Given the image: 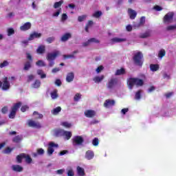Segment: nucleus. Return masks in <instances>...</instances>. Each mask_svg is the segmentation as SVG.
<instances>
[{
	"mask_svg": "<svg viewBox=\"0 0 176 176\" xmlns=\"http://www.w3.org/2000/svg\"><path fill=\"white\" fill-rule=\"evenodd\" d=\"M42 36V34L38 33L36 32H34L32 34H31L28 38V41H34L35 38H41Z\"/></svg>",
	"mask_w": 176,
	"mask_h": 176,
	"instance_id": "nucleus-14",
	"label": "nucleus"
},
{
	"mask_svg": "<svg viewBox=\"0 0 176 176\" xmlns=\"http://www.w3.org/2000/svg\"><path fill=\"white\" fill-rule=\"evenodd\" d=\"M133 60L135 65L141 67L142 64H144V54H142V52H138L136 54H135L133 57Z\"/></svg>",
	"mask_w": 176,
	"mask_h": 176,
	"instance_id": "nucleus-2",
	"label": "nucleus"
},
{
	"mask_svg": "<svg viewBox=\"0 0 176 176\" xmlns=\"http://www.w3.org/2000/svg\"><path fill=\"white\" fill-rule=\"evenodd\" d=\"M173 94H174L173 92H169V93L165 94V97L166 98H170L173 96Z\"/></svg>",
	"mask_w": 176,
	"mask_h": 176,
	"instance_id": "nucleus-64",
	"label": "nucleus"
},
{
	"mask_svg": "<svg viewBox=\"0 0 176 176\" xmlns=\"http://www.w3.org/2000/svg\"><path fill=\"white\" fill-rule=\"evenodd\" d=\"M116 85H118V79L111 78L107 84V89H113Z\"/></svg>",
	"mask_w": 176,
	"mask_h": 176,
	"instance_id": "nucleus-10",
	"label": "nucleus"
},
{
	"mask_svg": "<svg viewBox=\"0 0 176 176\" xmlns=\"http://www.w3.org/2000/svg\"><path fill=\"white\" fill-rule=\"evenodd\" d=\"M33 115H37V117L36 118L37 119H43V115L38 113V111H34Z\"/></svg>",
	"mask_w": 176,
	"mask_h": 176,
	"instance_id": "nucleus-47",
	"label": "nucleus"
},
{
	"mask_svg": "<svg viewBox=\"0 0 176 176\" xmlns=\"http://www.w3.org/2000/svg\"><path fill=\"white\" fill-rule=\"evenodd\" d=\"M77 173L80 176H85V169L80 166L77 167Z\"/></svg>",
	"mask_w": 176,
	"mask_h": 176,
	"instance_id": "nucleus-32",
	"label": "nucleus"
},
{
	"mask_svg": "<svg viewBox=\"0 0 176 176\" xmlns=\"http://www.w3.org/2000/svg\"><path fill=\"white\" fill-rule=\"evenodd\" d=\"M176 30V25H169L166 28L167 31H173Z\"/></svg>",
	"mask_w": 176,
	"mask_h": 176,
	"instance_id": "nucleus-51",
	"label": "nucleus"
},
{
	"mask_svg": "<svg viewBox=\"0 0 176 176\" xmlns=\"http://www.w3.org/2000/svg\"><path fill=\"white\" fill-rule=\"evenodd\" d=\"M31 28V23L27 22L23 25L20 27L21 31H28Z\"/></svg>",
	"mask_w": 176,
	"mask_h": 176,
	"instance_id": "nucleus-19",
	"label": "nucleus"
},
{
	"mask_svg": "<svg viewBox=\"0 0 176 176\" xmlns=\"http://www.w3.org/2000/svg\"><path fill=\"white\" fill-rule=\"evenodd\" d=\"M166 56V50L164 49H162L160 50L158 53V57L159 58H163Z\"/></svg>",
	"mask_w": 176,
	"mask_h": 176,
	"instance_id": "nucleus-35",
	"label": "nucleus"
},
{
	"mask_svg": "<svg viewBox=\"0 0 176 176\" xmlns=\"http://www.w3.org/2000/svg\"><path fill=\"white\" fill-rule=\"evenodd\" d=\"M80 98H82V95L80 94H79V93H77L74 96V101L78 102V101L80 100Z\"/></svg>",
	"mask_w": 176,
	"mask_h": 176,
	"instance_id": "nucleus-42",
	"label": "nucleus"
},
{
	"mask_svg": "<svg viewBox=\"0 0 176 176\" xmlns=\"http://www.w3.org/2000/svg\"><path fill=\"white\" fill-rule=\"evenodd\" d=\"M50 94L52 100H56V98H58V94L57 89H54L53 91L51 92Z\"/></svg>",
	"mask_w": 176,
	"mask_h": 176,
	"instance_id": "nucleus-29",
	"label": "nucleus"
},
{
	"mask_svg": "<svg viewBox=\"0 0 176 176\" xmlns=\"http://www.w3.org/2000/svg\"><path fill=\"white\" fill-rule=\"evenodd\" d=\"M115 105V101L113 100L107 99L104 102V108H109V107H113Z\"/></svg>",
	"mask_w": 176,
	"mask_h": 176,
	"instance_id": "nucleus-16",
	"label": "nucleus"
},
{
	"mask_svg": "<svg viewBox=\"0 0 176 176\" xmlns=\"http://www.w3.org/2000/svg\"><path fill=\"white\" fill-rule=\"evenodd\" d=\"M174 19V12H169L164 17V23H171Z\"/></svg>",
	"mask_w": 176,
	"mask_h": 176,
	"instance_id": "nucleus-8",
	"label": "nucleus"
},
{
	"mask_svg": "<svg viewBox=\"0 0 176 176\" xmlns=\"http://www.w3.org/2000/svg\"><path fill=\"white\" fill-rule=\"evenodd\" d=\"M127 85L129 88L131 90L134 85L135 86H143L144 80L142 79L137 78H129L127 79Z\"/></svg>",
	"mask_w": 176,
	"mask_h": 176,
	"instance_id": "nucleus-1",
	"label": "nucleus"
},
{
	"mask_svg": "<svg viewBox=\"0 0 176 176\" xmlns=\"http://www.w3.org/2000/svg\"><path fill=\"white\" fill-rule=\"evenodd\" d=\"M98 144H100V140H98V138H95L92 140V144L94 146H98Z\"/></svg>",
	"mask_w": 176,
	"mask_h": 176,
	"instance_id": "nucleus-40",
	"label": "nucleus"
},
{
	"mask_svg": "<svg viewBox=\"0 0 176 176\" xmlns=\"http://www.w3.org/2000/svg\"><path fill=\"white\" fill-rule=\"evenodd\" d=\"M63 134L65 137L66 140H70L72 137V133L68 131H63Z\"/></svg>",
	"mask_w": 176,
	"mask_h": 176,
	"instance_id": "nucleus-26",
	"label": "nucleus"
},
{
	"mask_svg": "<svg viewBox=\"0 0 176 176\" xmlns=\"http://www.w3.org/2000/svg\"><path fill=\"white\" fill-rule=\"evenodd\" d=\"M61 80L60 79H56V81H55V85L56 86H61Z\"/></svg>",
	"mask_w": 176,
	"mask_h": 176,
	"instance_id": "nucleus-63",
	"label": "nucleus"
},
{
	"mask_svg": "<svg viewBox=\"0 0 176 176\" xmlns=\"http://www.w3.org/2000/svg\"><path fill=\"white\" fill-rule=\"evenodd\" d=\"M89 43H100V41H98L96 38H91L90 39H89Z\"/></svg>",
	"mask_w": 176,
	"mask_h": 176,
	"instance_id": "nucleus-43",
	"label": "nucleus"
},
{
	"mask_svg": "<svg viewBox=\"0 0 176 176\" xmlns=\"http://www.w3.org/2000/svg\"><path fill=\"white\" fill-rule=\"evenodd\" d=\"M102 69H104V66H103V65H100V66L96 69V72H97V74H100V72H101V71H102Z\"/></svg>",
	"mask_w": 176,
	"mask_h": 176,
	"instance_id": "nucleus-58",
	"label": "nucleus"
},
{
	"mask_svg": "<svg viewBox=\"0 0 176 176\" xmlns=\"http://www.w3.org/2000/svg\"><path fill=\"white\" fill-rule=\"evenodd\" d=\"M154 9L157 10V12H160V10H163V8L160 6H154Z\"/></svg>",
	"mask_w": 176,
	"mask_h": 176,
	"instance_id": "nucleus-61",
	"label": "nucleus"
},
{
	"mask_svg": "<svg viewBox=\"0 0 176 176\" xmlns=\"http://www.w3.org/2000/svg\"><path fill=\"white\" fill-rule=\"evenodd\" d=\"M37 74L41 76V79H45V78H46V74H43V70L42 69H38Z\"/></svg>",
	"mask_w": 176,
	"mask_h": 176,
	"instance_id": "nucleus-38",
	"label": "nucleus"
},
{
	"mask_svg": "<svg viewBox=\"0 0 176 176\" xmlns=\"http://www.w3.org/2000/svg\"><path fill=\"white\" fill-rule=\"evenodd\" d=\"M28 125L29 127H33L34 129H41L42 126L41 125V123L36 122L32 120H30L28 122Z\"/></svg>",
	"mask_w": 176,
	"mask_h": 176,
	"instance_id": "nucleus-9",
	"label": "nucleus"
},
{
	"mask_svg": "<svg viewBox=\"0 0 176 176\" xmlns=\"http://www.w3.org/2000/svg\"><path fill=\"white\" fill-rule=\"evenodd\" d=\"M93 17H95L96 19H99V17H101L102 16V12L101 11H96L93 14Z\"/></svg>",
	"mask_w": 176,
	"mask_h": 176,
	"instance_id": "nucleus-37",
	"label": "nucleus"
},
{
	"mask_svg": "<svg viewBox=\"0 0 176 176\" xmlns=\"http://www.w3.org/2000/svg\"><path fill=\"white\" fill-rule=\"evenodd\" d=\"M67 19H68V16L67 15V14H63L62 17H61V21H65V20H67Z\"/></svg>",
	"mask_w": 176,
	"mask_h": 176,
	"instance_id": "nucleus-60",
	"label": "nucleus"
},
{
	"mask_svg": "<svg viewBox=\"0 0 176 176\" xmlns=\"http://www.w3.org/2000/svg\"><path fill=\"white\" fill-rule=\"evenodd\" d=\"M61 125L63 126V127H66V129H69L71 126H72L70 123L67 122H62Z\"/></svg>",
	"mask_w": 176,
	"mask_h": 176,
	"instance_id": "nucleus-45",
	"label": "nucleus"
},
{
	"mask_svg": "<svg viewBox=\"0 0 176 176\" xmlns=\"http://www.w3.org/2000/svg\"><path fill=\"white\" fill-rule=\"evenodd\" d=\"M75 78V74L74 72H69L67 74L66 76V81L68 83H71V82L74 81V79Z\"/></svg>",
	"mask_w": 176,
	"mask_h": 176,
	"instance_id": "nucleus-15",
	"label": "nucleus"
},
{
	"mask_svg": "<svg viewBox=\"0 0 176 176\" xmlns=\"http://www.w3.org/2000/svg\"><path fill=\"white\" fill-rule=\"evenodd\" d=\"M12 168L13 171H16V173H21V171H23V167L20 165H12Z\"/></svg>",
	"mask_w": 176,
	"mask_h": 176,
	"instance_id": "nucleus-22",
	"label": "nucleus"
},
{
	"mask_svg": "<svg viewBox=\"0 0 176 176\" xmlns=\"http://www.w3.org/2000/svg\"><path fill=\"white\" fill-rule=\"evenodd\" d=\"M29 108L30 107H28V105L25 104V105L21 107V112H25V111H27V109H29Z\"/></svg>",
	"mask_w": 176,
	"mask_h": 176,
	"instance_id": "nucleus-52",
	"label": "nucleus"
},
{
	"mask_svg": "<svg viewBox=\"0 0 176 176\" xmlns=\"http://www.w3.org/2000/svg\"><path fill=\"white\" fill-rule=\"evenodd\" d=\"M124 74H126V69L123 67L117 69L116 72V76H120V75H124Z\"/></svg>",
	"mask_w": 176,
	"mask_h": 176,
	"instance_id": "nucleus-23",
	"label": "nucleus"
},
{
	"mask_svg": "<svg viewBox=\"0 0 176 176\" xmlns=\"http://www.w3.org/2000/svg\"><path fill=\"white\" fill-rule=\"evenodd\" d=\"M34 75L30 74L28 76V82H31V80H34Z\"/></svg>",
	"mask_w": 176,
	"mask_h": 176,
	"instance_id": "nucleus-62",
	"label": "nucleus"
},
{
	"mask_svg": "<svg viewBox=\"0 0 176 176\" xmlns=\"http://www.w3.org/2000/svg\"><path fill=\"white\" fill-rule=\"evenodd\" d=\"M63 57H64L65 59H67V58H75V55H74V54L63 55Z\"/></svg>",
	"mask_w": 176,
	"mask_h": 176,
	"instance_id": "nucleus-57",
	"label": "nucleus"
},
{
	"mask_svg": "<svg viewBox=\"0 0 176 176\" xmlns=\"http://www.w3.org/2000/svg\"><path fill=\"white\" fill-rule=\"evenodd\" d=\"M160 66L159 64H151L150 65V69L152 72H156V71H159Z\"/></svg>",
	"mask_w": 176,
	"mask_h": 176,
	"instance_id": "nucleus-21",
	"label": "nucleus"
},
{
	"mask_svg": "<svg viewBox=\"0 0 176 176\" xmlns=\"http://www.w3.org/2000/svg\"><path fill=\"white\" fill-rule=\"evenodd\" d=\"M93 157H94V152H93L91 150H88L85 153V158H87V160H91V159H93Z\"/></svg>",
	"mask_w": 176,
	"mask_h": 176,
	"instance_id": "nucleus-18",
	"label": "nucleus"
},
{
	"mask_svg": "<svg viewBox=\"0 0 176 176\" xmlns=\"http://www.w3.org/2000/svg\"><path fill=\"white\" fill-rule=\"evenodd\" d=\"M70 38H72V34L67 32L62 36V37L60 38V41L62 42H67V41H68V39H70Z\"/></svg>",
	"mask_w": 176,
	"mask_h": 176,
	"instance_id": "nucleus-17",
	"label": "nucleus"
},
{
	"mask_svg": "<svg viewBox=\"0 0 176 176\" xmlns=\"http://www.w3.org/2000/svg\"><path fill=\"white\" fill-rule=\"evenodd\" d=\"M60 54V51H56L54 52L47 54L46 58L47 61H54L57 56Z\"/></svg>",
	"mask_w": 176,
	"mask_h": 176,
	"instance_id": "nucleus-5",
	"label": "nucleus"
},
{
	"mask_svg": "<svg viewBox=\"0 0 176 176\" xmlns=\"http://www.w3.org/2000/svg\"><path fill=\"white\" fill-rule=\"evenodd\" d=\"M64 3V0H60L59 1L55 2L54 3V9H58V8H60L61 5Z\"/></svg>",
	"mask_w": 176,
	"mask_h": 176,
	"instance_id": "nucleus-33",
	"label": "nucleus"
},
{
	"mask_svg": "<svg viewBox=\"0 0 176 176\" xmlns=\"http://www.w3.org/2000/svg\"><path fill=\"white\" fill-rule=\"evenodd\" d=\"M151 36V31H147L139 36L141 39H145V38H149Z\"/></svg>",
	"mask_w": 176,
	"mask_h": 176,
	"instance_id": "nucleus-27",
	"label": "nucleus"
},
{
	"mask_svg": "<svg viewBox=\"0 0 176 176\" xmlns=\"http://www.w3.org/2000/svg\"><path fill=\"white\" fill-rule=\"evenodd\" d=\"M67 176H75V173H74V170L69 169L67 171Z\"/></svg>",
	"mask_w": 176,
	"mask_h": 176,
	"instance_id": "nucleus-56",
	"label": "nucleus"
},
{
	"mask_svg": "<svg viewBox=\"0 0 176 176\" xmlns=\"http://www.w3.org/2000/svg\"><path fill=\"white\" fill-rule=\"evenodd\" d=\"M86 15H82V16H79L78 17V21H79L80 23H82V21H85V20H86Z\"/></svg>",
	"mask_w": 176,
	"mask_h": 176,
	"instance_id": "nucleus-44",
	"label": "nucleus"
},
{
	"mask_svg": "<svg viewBox=\"0 0 176 176\" xmlns=\"http://www.w3.org/2000/svg\"><path fill=\"white\" fill-rule=\"evenodd\" d=\"M135 100H140L141 98V91H138L135 95Z\"/></svg>",
	"mask_w": 176,
	"mask_h": 176,
	"instance_id": "nucleus-49",
	"label": "nucleus"
},
{
	"mask_svg": "<svg viewBox=\"0 0 176 176\" xmlns=\"http://www.w3.org/2000/svg\"><path fill=\"white\" fill-rule=\"evenodd\" d=\"M36 65H38V67H46V64L45 62L42 60H39L36 63Z\"/></svg>",
	"mask_w": 176,
	"mask_h": 176,
	"instance_id": "nucleus-39",
	"label": "nucleus"
},
{
	"mask_svg": "<svg viewBox=\"0 0 176 176\" xmlns=\"http://www.w3.org/2000/svg\"><path fill=\"white\" fill-rule=\"evenodd\" d=\"M23 159H25L26 163L28 164H30V163H32V158L29 155L25 154V157H23Z\"/></svg>",
	"mask_w": 176,
	"mask_h": 176,
	"instance_id": "nucleus-34",
	"label": "nucleus"
},
{
	"mask_svg": "<svg viewBox=\"0 0 176 176\" xmlns=\"http://www.w3.org/2000/svg\"><path fill=\"white\" fill-rule=\"evenodd\" d=\"M25 157V153H21L16 156V161L18 163H21L23 162V159Z\"/></svg>",
	"mask_w": 176,
	"mask_h": 176,
	"instance_id": "nucleus-30",
	"label": "nucleus"
},
{
	"mask_svg": "<svg viewBox=\"0 0 176 176\" xmlns=\"http://www.w3.org/2000/svg\"><path fill=\"white\" fill-rule=\"evenodd\" d=\"M14 34V30L13 28H9L8 30V36H10Z\"/></svg>",
	"mask_w": 176,
	"mask_h": 176,
	"instance_id": "nucleus-48",
	"label": "nucleus"
},
{
	"mask_svg": "<svg viewBox=\"0 0 176 176\" xmlns=\"http://www.w3.org/2000/svg\"><path fill=\"white\" fill-rule=\"evenodd\" d=\"M58 148V144L51 142L49 143L47 148V153L48 155H50V156H52V155H53V153L54 152V148Z\"/></svg>",
	"mask_w": 176,
	"mask_h": 176,
	"instance_id": "nucleus-6",
	"label": "nucleus"
},
{
	"mask_svg": "<svg viewBox=\"0 0 176 176\" xmlns=\"http://www.w3.org/2000/svg\"><path fill=\"white\" fill-rule=\"evenodd\" d=\"M126 38L115 37L111 38V42H112V43H120L121 42H126Z\"/></svg>",
	"mask_w": 176,
	"mask_h": 176,
	"instance_id": "nucleus-20",
	"label": "nucleus"
},
{
	"mask_svg": "<svg viewBox=\"0 0 176 176\" xmlns=\"http://www.w3.org/2000/svg\"><path fill=\"white\" fill-rule=\"evenodd\" d=\"M45 50H46V47H45V45H40L36 50V52L38 54H43Z\"/></svg>",
	"mask_w": 176,
	"mask_h": 176,
	"instance_id": "nucleus-25",
	"label": "nucleus"
},
{
	"mask_svg": "<svg viewBox=\"0 0 176 176\" xmlns=\"http://www.w3.org/2000/svg\"><path fill=\"white\" fill-rule=\"evenodd\" d=\"M61 112V107H58L52 111V115H58V113Z\"/></svg>",
	"mask_w": 176,
	"mask_h": 176,
	"instance_id": "nucleus-36",
	"label": "nucleus"
},
{
	"mask_svg": "<svg viewBox=\"0 0 176 176\" xmlns=\"http://www.w3.org/2000/svg\"><path fill=\"white\" fill-rule=\"evenodd\" d=\"M9 110V109L8 108V106H5L1 109V112L3 114L8 113V111Z\"/></svg>",
	"mask_w": 176,
	"mask_h": 176,
	"instance_id": "nucleus-54",
	"label": "nucleus"
},
{
	"mask_svg": "<svg viewBox=\"0 0 176 176\" xmlns=\"http://www.w3.org/2000/svg\"><path fill=\"white\" fill-rule=\"evenodd\" d=\"M60 13H61V8H59L57 12H54L53 14L54 17H58V16L60 15Z\"/></svg>",
	"mask_w": 176,
	"mask_h": 176,
	"instance_id": "nucleus-55",
	"label": "nucleus"
},
{
	"mask_svg": "<svg viewBox=\"0 0 176 176\" xmlns=\"http://www.w3.org/2000/svg\"><path fill=\"white\" fill-rule=\"evenodd\" d=\"M128 14L131 20H134L137 17V12L131 8L128 9Z\"/></svg>",
	"mask_w": 176,
	"mask_h": 176,
	"instance_id": "nucleus-12",
	"label": "nucleus"
},
{
	"mask_svg": "<svg viewBox=\"0 0 176 176\" xmlns=\"http://www.w3.org/2000/svg\"><path fill=\"white\" fill-rule=\"evenodd\" d=\"M26 58L28 60V61H26L24 64V67L23 69L24 71H28L30 69V68H31V67H32V55H31V54L30 53H26Z\"/></svg>",
	"mask_w": 176,
	"mask_h": 176,
	"instance_id": "nucleus-4",
	"label": "nucleus"
},
{
	"mask_svg": "<svg viewBox=\"0 0 176 176\" xmlns=\"http://www.w3.org/2000/svg\"><path fill=\"white\" fill-rule=\"evenodd\" d=\"M9 65V62L8 60H4L3 63H0V68H3Z\"/></svg>",
	"mask_w": 176,
	"mask_h": 176,
	"instance_id": "nucleus-46",
	"label": "nucleus"
},
{
	"mask_svg": "<svg viewBox=\"0 0 176 176\" xmlns=\"http://www.w3.org/2000/svg\"><path fill=\"white\" fill-rule=\"evenodd\" d=\"M140 25L142 27L145 24V16H142L140 19Z\"/></svg>",
	"mask_w": 176,
	"mask_h": 176,
	"instance_id": "nucleus-50",
	"label": "nucleus"
},
{
	"mask_svg": "<svg viewBox=\"0 0 176 176\" xmlns=\"http://www.w3.org/2000/svg\"><path fill=\"white\" fill-rule=\"evenodd\" d=\"M54 41H56V37H54V36L48 37L46 39V42L47 43H53V42H54Z\"/></svg>",
	"mask_w": 176,
	"mask_h": 176,
	"instance_id": "nucleus-41",
	"label": "nucleus"
},
{
	"mask_svg": "<svg viewBox=\"0 0 176 176\" xmlns=\"http://www.w3.org/2000/svg\"><path fill=\"white\" fill-rule=\"evenodd\" d=\"M23 141V136L22 135H16L13 138L12 142H15V144H19Z\"/></svg>",
	"mask_w": 176,
	"mask_h": 176,
	"instance_id": "nucleus-24",
	"label": "nucleus"
},
{
	"mask_svg": "<svg viewBox=\"0 0 176 176\" xmlns=\"http://www.w3.org/2000/svg\"><path fill=\"white\" fill-rule=\"evenodd\" d=\"M73 145H82L85 142V140L80 135L75 136L73 140Z\"/></svg>",
	"mask_w": 176,
	"mask_h": 176,
	"instance_id": "nucleus-7",
	"label": "nucleus"
},
{
	"mask_svg": "<svg viewBox=\"0 0 176 176\" xmlns=\"http://www.w3.org/2000/svg\"><path fill=\"white\" fill-rule=\"evenodd\" d=\"M1 86V89L3 91L9 90V89H10V82L8 80V77H5L3 81V85Z\"/></svg>",
	"mask_w": 176,
	"mask_h": 176,
	"instance_id": "nucleus-11",
	"label": "nucleus"
},
{
	"mask_svg": "<svg viewBox=\"0 0 176 176\" xmlns=\"http://www.w3.org/2000/svg\"><path fill=\"white\" fill-rule=\"evenodd\" d=\"M43 153H45V150H43V148L37 149V154L38 155H43Z\"/></svg>",
	"mask_w": 176,
	"mask_h": 176,
	"instance_id": "nucleus-59",
	"label": "nucleus"
},
{
	"mask_svg": "<svg viewBox=\"0 0 176 176\" xmlns=\"http://www.w3.org/2000/svg\"><path fill=\"white\" fill-rule=\"evenodd\" d=\"M21 102H16L13 105V107L11 108V111L10 112V114L8 116L10 119H14V118H16V113H17V111L19 108L21 107Z\"/></svg>",
	"mask_w": 176,
	"mask_h": 176,
	"instance_id": "nucleus-3",
	"label": "nucleus"
},
{
	"mask_svg": "<svg viewBox=\"0 0 176 176\" xmlns=\"http://www.w3.org/2000/svg\"><path fill=\"white\" fill-rule=\"evenodd\" d=\"M84 114L86 116V118H94V116H96V111L86 110Z\"/></svg>",
	"mask_w": 176,
	"mask_h": 176,
	"instance_id": "nucleus-13",
	"label": "nucleus"
},
{
	"mask_svg": "<svg viewBox=\"0 0 176 176\" xmlns=\"http://www.w3.org/2000/svg\"><path fill=\"white\" fill-rule=\"evenodd\" d=\"M32 87H33V89H39V87H41V80H36L32 85Z\"/></svg>",
	"mask_w": 176,
	"mask_h": 176,
	"instance_id": "nucleus-28",
	"label": "nucleus"
},
{
	"mask_svg": "<svg viewBox=\"0 0 176 176\" xmlns=\"http://www.w3.org/2000/svg\"><path fill=\"white\" fill-rule=\"evenodd\" d=\"M104 76V75H102L100 77V76H96L94 78L93 80L95 82V83H100L103 79Z\"/></svg>",
	"mask_w": 176,
	"mask_h": 176,
	"instance_id": "nucleus-31",
	"label": "nucleus"
},
{
	"mask_svg": "<svg viewBox=\"0 0 176 176\" xmlns=\"http://www.w3.org/2000/svg\"><path fill=\"white\" fill-rule=\"evenodd\" d=\"M13 151V148H11L10 147H7L4 151H3V153H10L12 151Z\"/></svg>",
	"mask_w": 176,
	"mask_h": 176,
	"instance_id": "nucleus-53",
	"label": "nucleus"
}]
</instances>
